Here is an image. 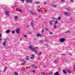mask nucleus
Instances as JSON below:
<instances>
[{
	"instance_id": "43",
	"label": "nucleus",
	"mask_w": 75,
	"mask_h": 75,
	"mask_svg": "<svg viewBox=\"0 0 75 75\" xmlns=\"http://www.w3.org/2000/svg\"><path fill=\"white\" fill-rule=\"evenodd\" d=\"M44 4L45 5H46V4H47V2H44Z\"/></svg>"
},
{
	"instance_id": "9",
	"label": "nucleus",
	"mask_w": 75,
	"mask_h": 75,
	"mask_svg": "<svg viewBox=\"0 0 75 75\" xmlns=\"http://www.w3.org/2000/svg\"><path fill=\"white\" fill-rule=\"evenodd\" d=\"M6 41L4 40V42L3 43V45H4V46H5L6 45Z\"/></svg>"
},
{
	"instance_id": "18",
	"label": "nucleus",
	"mask_w": 75,
	"mask_h": 75,
	"mask_svg": "<svg viewBox=\"0 0 75 75\" xmlns=\"http://www.w3.org/2000/svg\"><path fill=\"white\" fill-rule=\"evenodd\" d=\"M21 62H23V64H25V61L24 60H22Z\"/></svg>"
},
{
	"instance_id": "27",
	"label": "nucleus",
	"mask_w": 75,
	"mask_h": 75,
	"mask_svg": "<svg viewBox=\"0 0 75 75\" xmlns=\"http://www.w3.org/2000/svg\"><path fill=\"white\" fill-rule=\"evenodd\" d=\"M24 36L25 37V38H27V36L25 35H24Z\"/></svg>"
},
{
	"instance_id": "31",
	"label": "nucleus",
	"mask_w": 75,
	"mask_h": 75,
	"mask_svg": "<svg viewBox=\"0 0 75 75\" xmlns=\"http://www.w3.org/2000/svg\"><path fill=\"white\" fill-rule=\"evenodd\" d=\"M41 74H42V75H45V73L44 72H42L41 73Z\"/></svg>"
},
{
	"instance_id": "57",
	"label": "nucleus",
	"mask_w": 75,
	"mask_h": 75,
	"mask_svg": "<svg viewBox=\"0 0 75 75\" xmlns=\"http://www.w3.org/2000/svg\"><path fill=\"white\" fill-rule=\"evenodd\" d=\"M45 46H46V45H48L47 44H45Z\"/></svg>"
},
{
	"instance_id": "17",
	"label": "nucleus",
	"mask_w": 75,
	"mask_h": 75,
	"mask_svg": "<svg viewBox=\"0 0 75 75\" xmlns=\"http://www.w3.org/2000/svg\"><path fill=\"white\" fill-rule=\"evenodd\" d=\"M55 21V23H54L55 24H58V21Z\"/></svg>"
},
{
	"instance_id": "39",
	"label": "nucleus",
	"mask_w": 75,
	"mask_h": 75,
	"mask_svg": "<svg viewBox=\"0 0 75 75\" xmlns=\"http://www.w3.org/2000/svg\"><path fill=\"white\" fill-rule=\"evenodd\" d=\"M49 74H50V75H51V74H52V72H50Z\"/></svg>"
},
{
	"instance_id": "10",
	"label": "nucleus",
	"mask_w": 75,
	"mask_h": 75,
	"mask_svg": "<svg viewBox=\"0 0 75 75\" xmlns=\"http://www.w3.org/2000/svg\"><path fill=\"white\" fill-rule=\"evenodd\" d=\"M57 62H58V60H56L54 61V64H57Z\"/></svg>"
},
{
	"instance_id": "58",
	"label": "nucleus",
	"mask_w": 75,
	"mask_h": 75,
	"mask_svg": "<svg viewBox=\"0 0 75 75\" xmlns=\"http://www.w3.org/2000/svg\"><path fill=\"white\" fill-rule=\"evenodd\" d=\"M43 34H44V33H42V35H43Z\"/></svg>"
},
{
	"instance_id": "47",
	"label": "nucleus",
	"mask_w": 75,
	"mask_h": 75,
	"mask_svg": "<svg viewBox=\"0 0 75 75\" xmlns=\"http://www.w3.org/2000/svg\"><path fill=\"white\" fill-rule=\"evenodd\" d=\"M41 31L42 33H44V29L42 30Z\"/></svg>"
},
{
	"instance_id": "5",
	"label": "nucleus",
	"mask_w": 75,
	"mask_h": 75,
	"mask_svg": "<svg viewBox=\"0 0 75 75\" xmlns=\"http://www.w3.org/2000/svg\"><path fill=\"white\" fill-rule=\"evenodd\" d=\"M5 14L7 16H8L9 15V12L8 11H5Z\"/></svg>"
},
{
	"instance_id": "40",
	"label": "nucleus",
	"mask_w": 75,
	"mask_h": 75,
	"mask_svg": "<svg viewBox=\"0 0 75 75\" xmlns=\"http://www.w3.org/2000/svg\"><path fill=\"white\" fill-rule=\"evenodd\" d=\"M46 31H48V29L47 28H46Z\"/></svg>"
},
{
	"instance_id": "2",
	"label": "nucleus",
	"mask_w": 75,
	"mask_h": 75,
	"mask_svg": "<svg viewBox=\"0 0 75 75\" xmlns=\"http://www.w3.org/2000/svg\"><path fill=\"white\" fill-rule=\"evenodd\" d=\"M59 40L60 42H63L64 41H65V39H64V38H63L60 39Z\"/></svg>"
},
{
	"instance_id": "51",
	"label": "nucleus",
	"mask_w": 75,
	"mask_h": 75,
	"mask_svg": "<svg viewBox=\"0 0 75 75\" xmlns=\"http://www.w3.org/2000/svg\"><path fill=\"white\" fill-rule=\"evenodd\" d=\"M70 1H71V2H73V0H70Z\"/></svg>"
},
{
	"instance_id": "37",
	"label": "nucleus",
	"mask_w": 75,
	"mask_h": 75,
	"mask_svg": "<svg viewBox=\"0 0 75 75\" xmlns=\"http://www.w3.org/2000/svg\"><path fill=\"white\" fill-rule=\"evenodd\" d=\"M34 54H32L31 56H32V57H34Z\"/></svg>"
},
{
	"instance_id": "21",
	"label": "nucleus",
	"mask_w": 75,
	"mask_h": 75,
	"mask_svg": "<svg viewBox=\"0 0 75 75\" xmlns=\"http://www.w3.org/2000/svg\"><path fill=\"white\" fill-rule=\"evenodd\" d=\"M19 11H20V12H23V10H21V9H19Z\"/></svg>"
},
{
	"instance_id": "32",
	"label": "nucleus",
	"mask_w": 75,
	"mask_h": 75,
	"mask_svg": "<svg viewBox=\"0 0 75 75\" xmlns=\"http://www.w3.org/2000/svg\"><path fill=\"white\" fill-rule=\"evenodd\" d=\"M61 17H59V18H58V20H60V19H61Z\"/></svg>"
},
{
	"instance_id": "14",
	"label": "nucleus",
	"mask_w": 75,
	"mask_h": 75,
	"mask_svg": "<svg viewBox=\"0 0 75 75\" xmlns=\"http://www.w3.org/2000/svg\"><path fill=\"white\" fill-rule=\"evenodd\" d=\"M57 27V25H54V26H53V28H56Z\"/></svg>"
},
{
	"instance_id": "19",
	"label": "nucleus",
	"mask_w": 75,
	"mask_h": 75,
	"mask_svg": "<svg viewBox=\"0 0 75 75\" xmlns=\"http://www.w3.org/2000/svg\"><path fill=\"white\" fill-rule=\"evenodd\" d=\"M35 3H36V4L40 3V2H35Z\"/></svg>"
},
{
	"instance_id": "26",
	"label": "nucleus",
	"mask_w": 75,
	"mask_h": 75,
	"mask_svg": "<svg viewBox=\"0 0 75 75\" xmlns=\"http://www.w3.org/2000/svg\"><path fill=\"white\" fill-rule=\"evenodd\" d=\"M61 1L62 3H64V2H65V1H64V0H61Z\"/></svg>"
},
{
	"instance_id": "22",
	"label": "nucleus",
	"mask_w": 75,
	"mask_h": 75,
	"mask_svg": "<svg viewBox=\"0 0 75 75\" xmlns=\"http://www.w3.org/2000/svg\"><path fill=\"white\" fill-rule=\"evenodd\" d=\"M41 54V52H40L38 54V55H40Z\"/></svg>"
},
{
	"instance_id": "55",
	"label": "nucleus",
	"mask_w": 75,
	"mask_h": 75,
	"mask_svg": "<svg viewBox=\"0 0 75 75\" xmlns=\"http://www.w3.org/2000/svg\"><path fill=\"white\" fill-rule=\"evenodd\" d=\"M1 40H2V39L1 38H0V41H1Z\"/></svg>"
},
{
	"instance_id": "41",
	"label": "nucleus",
	"mask_w": 75,
	"mask_h": 75,
	"mask_svg": "<svg viewBox=\"0 0 75 75\" xmlns=\"http://www.w3.org/2000/svg\"><path fill=\"white\" fill-rule=\"evenodd\" d=\"M6 69H5L4 70V71H3V72H5V71H6Z\"/></svg>"
},
{
	"instance_id": "12",
	"label": "nucleus",
	"mask_w": 75,
	"mask_h": 75,
	"mask_svg": "<svg viewBox=\"0 0 75 75\" xmlns=\"http://www.w3.org/2000/svg\"><path fill=\"white\" fill-rule=\"evenodd\" d=\"M63 72H64V74H67V71L64 70H63Z\"/></svg>"
},
{
	"instance_id": "23",
	"label": "nucleus",
	"mask_w": 75,
	"mask_h": 75,
	"mask_svg": "<svg viewBox=\"0 0 75 75\" xmlns=\"http://www.w3.org/2000/svg\"><path fill=\"white\" fill-rule=\"evenodd\" d=\"M31 59H34V57H32L30 58Z\"/></svg>"
},
{
	"instance_id": "29",
	"label": "nucleus",
	"mask_w": 75,
	"mask_h": 75,
	"mask_svg": "<svg viewBox=\"0 0 75 75\" xmlns=\"http://www.w3.org/2000/svg\"><path fill=\"white\" fill-rule=\"evenodd\" d=\"M15 19H17L18 18V17L16 16L15 17Z\"/></svg>"
},
{
	"instance_id": "63",
	"label": "nucleus",
	"mask_w": 75,
	"mask_h": 75,
	"mask_svg": "<svg viewBox=\"0 0 75 75\" xmlns=\"http://www.w3.org/2000/svg\"><path fill=\"white\" fill-rule=\"evenodd\" d=\"M45 75H48V74H45Z\"/></svg>"
},
{
	"instance_id": "49",
	"label": "nucleus",
	"mask_w": 75,
	"mask_h": 75,
	"mask_svg": "<svg viewBox=\"0 0 75 75\" xmlns=\"http://www.w3.org/2000/svg\"><path fill=\"white\" fill-rule=\"evenodd\" d=\"M26 27H27V28H28L29 27V25H27V26Z\"/></svg>"
},
{
	"instance_id": "3",
	"label": "nucleus",
	"mask_w": 75,
	"mask_h": 75,
	"mask_svg": "<svg viewBox=\"0 0 75 75\" xmlns=\"http://www.w3.org/2000/svg\"><path fill=\"white\" fill-rule=\"evenodd\" d=\"M26 1L29 3H31L33 2V0H26Z\"/></svg>"
},
{
	"instance_id": "11",
	"label": "nucleus",
	"mask_w": 75,
	"mask_h": 75,
	"mask_svg": "<svg viewBox=\"0 0 75 75\" xmlns=\"http://www.w3.org/2000/svg\"><path fill=\"white\" fill-rule=\"evenodd\" d=\"M64 14H65V15H66V16H69V14H68V13L67 12H65L64 13Z\"/></svg>"
},
{
	"instance_id": "52",
	"label": "nucleus",
	"mask_w": 75,
	"mask_h": 75,
	"mask_svg": "<svg viewBox=\"0 0 75 75\" xmlns=\"http://www.w3.org/2000/svg\"><path fill=\"white\" fill-rule=\"evenodd\" d=\"M1 34L0 33V38H1Z\"/></svg>"
},
{
	"instance_id": "28",
	"label": "nucleus",
	"mask_w": 75,
	"mask_h": 75,
	"mask_svg": "<svg viewBox=\"0 0 75 75\" xmlns=\"http://www.w3.org/2000/svg\"><path fill=\"white\" fill-rule=\"evenodd\" d=\"M14 33H15V31H12V34H14Z\"/></svg>"
},
{
	"instance_id": "25",
	"label": "nucleus",
	"mask_w": 75,
	"mask_h": 75,
	"mask_svg": "<svg viewBox=\"0 0 75 75\" xmlns=\"http://www.w3.org/2000/svg\"><path fill=\"white\" fill-rule=\"evenodd\" d=\"M37 10L38 12H39V13H41V11H40L39 9H38Z\"/></svg>"
},
{
	"instance_id": "62",
	"label": "nucleus",
	"mask_w": 75,
	"mask_h": 75,
	"mask_svg": "<svg viewBox=\"0 0 75 75\" xmlns=\"http://www.w3.org/2000/svg\"><path fill=\"white\" fill-rule=\"evenodd\" d=\"M53 18V19H54V20H55V18Z\"/></svg>"
},
{
	"instance_id": "46",
	"label": "nucleus",
	"mask_w": 75,
	"mask_h": 75,
	"mask_svg": "<svg viewBox=\"0 0 75 75\" xmlns=\"http://www.w3.org/2000/svg\"><path fill=\"white\" fill-rule=\"evenodd\" d=\"M4 68H5V69H6V70H7V67H5Z\"/></svg>"
},
{
	"instance_id": "53",
	"label": "nucleus",
	"mask_w": 75,
	"mask_h": 75,
	"mask_svg": "<svg viewBox=\"0 0 75 75\" xmlns=\"http://www.w3.org/2000/svg\"><path fill=\"white\" fill-rule=\"evenodd\" d=\"M29 58H27L26 59V60H28V59Z\"/></svg>"
},
{
	"instance_id": "44",
	"label": "nucleus",
	"mask_w": 75,
	"mask_h": 75,
	"mask_svg": "<svg viewBox=\"0 0 75 75\" xmlns=\"http://www.w3.org/2000/svg\"><path fill=\"white\" fill-rule=\"evenodd\" d=\"M33 73H35L36 72H35V71H33Z\"/></svg>"
},
{
	"instance_id": "8",
	"label": "nucleus",
	"mask_w": 75,
	"mask_h": 75,
	"mask_svg": "<svg viewBox=\"0 0 75 75\" xmlns=\"http://www.w3.org/2000/svg\"><path fill=\"white\" fill-rule=\"evenodd\" d=\"M54 75H59V74L58 73V72L56 71L55 73H54Z\"/></svg>"
},
{
	"instance_id": "35",
	"label": "nucleus",
	"mask_w": 75,
	"mask_h": 75,
	"mask_svg": "<svg viewBox=\"0 0 75 75\" xmlns=\"http://www.w3.org/2000/svg\"><path fill=\"white\" fill-rule=\"evenodd\" d=\"M67 72H68V73H70V71H69V70H67Z\"/></svg>"
},
{
	"instance_id": "56",
	"label": "nucleus",
	"mask_w": 75,
	"mask_h": 75,
	"mask_svg": "<svg viewBox=\"0 0 75 75\" xmlns=\"http://www.w3.org/2000/svg\"><path fill=\"white\" fill-rule=\"evenodd\" d=\"M29 34H31V33L30 32H29L28 33Z\"/></svg>"
},
{
	"instance_id": "54",
	"label": "nucleus",
	"mask_w": 75,
	"mask_h": 75,
	"mask_svg": "<svg viewBox=\"0 0 75 75\" xmlns=\"http://www.w3.org/2000/svg\"><path fill=\"white\" fill-rule=\"evenodd\" d=\"M21 40H22V39L21 38V39L20 40V41H21Z\"/></svg>"
},
{
	"instance_id": "7",
	"label": "nucleus",
	"mask_w": 75,
	"mask_h": 75,
	"mask_svg": "<svg viewBox=\"0 0 75 75\" xmlns=\"http://www.w3.org/2000/svg\"><path fill=\"white\" fill-rule=\"evenodd\" d=\"M10 32V30L9 29H7L6 31V33H9Z\"/></svg>"
},
{
	"instance_id": "34",
	"label": "nucleus",
	"mask_w": 75,
	"mask_h": 75,
	"mask_svg": "<svg viewBox=\"0 0 75 75\" xmlns=\"http://www.w3.org/2000/svg\"><path fill=\"white\" fill-rule=\"evenodd\" d=\"M38 47H34V49H38Z\"/></svg>"
},
{
	"instance_id": "15",
	"label": "nucleus",
	"mask_w": 75,
	"mask_h": 75,
	"mask_svg": "<svg viewBox=\"0 0 75 75\" xmlns=\"http://www.w3.org/2000/svg\"><path fill=\"white\" fill-rule=\"evenodd\" d=\"M14 74H15V75H18V73H17V72L16 71H15L14 72Z\"/></svg>"
},
{
	"instance_id": "16",
	"label": "nucleus",
	"mask_w": 75,
	"mask_h": 75,
	"mask_svg": "<svg viewBox=\"0 0 75 75\" xmlns=\"http://www.w3.org/2000/svg\"><path fill=\"white\" fill-rule=\"evenodd\" d=\"M52 6H53V7H55V8H56V7H57V5H52Z\"/></svg>"
},
{
	"instance_id": "48",
	"label": "nucleus",
	"mask_w": 75,
	"mask_h": 75,
	"mask_svg": "<svg viewBox=\"0 0 75 75\" xmlns=\"http://www.w3.org/2000/svg\"><path fill=\"white\" fill-rule=\"evenodd\" d=\"M21 71H24V69H21Z\"/></svg>"
},
{
	"instance_id": "38",
	"label": "nucleus",
	"mask_w": 75,
	"mask_h": 75,
	"mask_svg": "<svg viewBox=\"0 0 75 75\" xmlns=\"http://www.w3.org/2000/svg\"><path fill=\"white\" fill-rule=\"evenodd\" d=\"M52 32H50V35H52Z\"/></svg>"
},
{
	"instance_id": "42",
	"label": "nucleus",
	"mask_w": 75,
	"mask_h": 75,
	"mask_svg": "<svg viewBox=\"0 0 75 75\" xmlns=\"http://www.w3.org/2000/svg\"><path fill=\"white\" fill-rule=\"evenodd\" d=\"M21 65H24V64L23 63H21Z\"/></svg>"
},
{
	"instance_id": "24",
	"label": "nucleus",
	"mask_w": 75,
	"mask_h": 75,
	"mask_svg": "<svg viewBox=\"0 0 75 75\" xmlns=\"http://www.w3.org/2000/svg\"><path fill=\"white\" fill-rule=\"evenodd\" d=\"M30 13H31L34 16H35V14H34V13L32 11H30Z\"/></svg>"
},
{
	"instance_id": "45",
	"label": "nucleus",
	"mask_w": 75,
	"mask_h": 75,
	"mask_svg": "<svg viewBox=\"0 0 75 75\" xmlns=\"http://www.w3.org/2000/svg\"><path fill=\"white\" fill-rule=\"evenodd\" d=\"M26 57H27V58H29V56H26Z\"/></svg>"
},
{
	"instance_id": "33",
	"label": "nucleus",
	"mask_w": 75,
	"mask_h": 75,
	"mask_svg": "<svg viewBox=\"0 0 75 75\" xmlns=\"http://www.w3.org/2000/svg\"><path fill=\"white\" fill-rule=\"evenodd\" d=\"M69 33V31H67L66 32H65V33H66V34H67V33Z\"/></svg>"
},
{
	"instance_id": "20",
	"label": "nucleus",
	"mask_w": 75,
	"mask_h": 75,
	"mask_svg": "<svg viewBox=\"0 0 75 75\" xmlns=\"http://www.w3.org/2000/svg\"><path fill=\"white\" fill-rule=\"evenodd\" d=\"M35 65L32 64L31 65V67H35Z\"/></svg>"
},
{
	"instance_id": "1",
	"label": "nucleus",
	"mask_w": 75,
	"mask_h": 75,
	"mask_svg": "<svg viewBox=\"0 0 75 75\" xmlns=\"http://www.w3.org/2000/svg\"><path fill=\"white\" fill-rule=\"evenodd\" d=\"M28 48H29V49H31V50L32 51H34L35 52V54H37V50H35V49L33 48L32 47H31V45H30L28 47Z\"/></svg>"
},
{
	"instance_id": "59",
	"label": "nucleus",
	"mask_w": 75,
	"mask_h": 75,
	"mask_svg": "<svg viewBox=\"0 0 75 75\" xmlns=\"http://www.w3.org/2000/svg\"><path fill=\"white\" fill-rule=\"evenodd\" d=\"M74 69H75V67H74Z\"/></svg>"
},
{
	"instance_id": "6",
	"label": "nucleus",
	"mask_w": 75,
	"mask_h": 75,
	"mask_svg": "<svg viewBox=\"0 0 75 75\" xmlns=\"http://www.w3.org/2000/svg\"><path fill=\"white\" fill-rule=\"evenodd\" d=\"M34 21H33L30 22V24L32 26V27H33V28H34V26L33 25Z\"/></svg>"
},
{
	"instance_id": "30",
	"label": "nucleus",
	"mask_w": 75,
	"mask_h": 75,
	"mask_svg": "<svg viewBox=\"0 0 75 75\" xmlns=\"http://www.w3.org/2000/svg\"><path fill=\"white\" fill-rule=\"evenodd\" d=\"M50 25H52V21H51L50 22Z\"/></svg>"
},
{
	"instance_id": "13",
	"label": "nucleus",
	"mask_w": 75,
	"mask_h": 75,
	"mask_svg": "<svg viewBox=\"0 0 75 75\" xmlns=\"http://www.w3.org/2000/svg\"><path fill=\"white\" fill-rule=\"evenodd\" d=\"M37 35L38 36H41V34H40V33H38L37 34Z\"/></svg>"
},
{
	"instance_id": "4",
	"label": "nucleus",
	"mask_w": 75,
	"mask_h": 75,
	"mask_svg": "<svg viewBox=\"0 0 75 75\" xmlns=\"http://www.w3.org/2000/svg\"><path fill=\"white\" fill-rule=\"evenodd\" d=\"M20 30L19 29H17L16 30V31L17 34H19L20 33Z\"/></svg>"
},
{
	"instance_id": "61",
	"label": "nucleus",
	"mask_w": 75,
	"mask_h": 75,
	"mask_svg": "<svg viewBox=\"0 0 75 75\" xmlns=\"http://www.w3.org/2000/svg\"><path fill=\"white\" fill-rule=\"evenodd\" d=\"M64 56H65V55H66V54H64Z\"/></svg>"
},
{
	"instance_id": "50",
	"label": "nucleus",
	"mask_w": 75,
	"mask_h": 75,
	"mask_svg": "<svg viewBox=\"0 0 75 75\" xmlns=\"http://www.w3.org/2000/svg\"><path fill=\"white\" fill-rule=\"evenodd\" d=\"M42 40H40V42H42Z\"/></svg>"
},
{
	"instance_id": "64",
	"label": "nucleus",
	"mask_w": 75,
	"mask_h": 75,
	"mask_svg": "<svg viewBox=\"0 0 75 75\" xmlns=\"http://www.w3.org/2000/svg\"><path fill=\"white\" fill-rule=\"evenodd\" d=\"M73 67H74V66H75V65H73Z\"/></svg>"
},
{
	"instance_id": "60",
	"label": "nucleus",
	"mask_w": 75,
	"mask_h": 75,
	"mask_svg": "<svg viewBox=\"0 0 75 75\" xmlns=\"http://www.w3.org/2000/svg\"><path fill=\"white\" fill-rule=\"evenodd\" d=\"M35 68H37V67H35Z\"/></svg>"
},
{
	"instance_id": "36",
	"label": "nucleus",
	"mask_w": 75,
	"mask_h": 75,
	"mask_svg": "<svg viewBox=\"0 0 75 75\" xmlns=\"http://www.w3.org/2000/svg\"><path fill=\"white\" fill-rule=\"evenodd\" d=\"M21 1H22L23 3L24 2V1H25V0H21Z\"/></svg>"
}]
</instances>
